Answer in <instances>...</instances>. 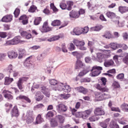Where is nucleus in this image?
Returning <instances> with one entry per match:
<instances>
[{
    "label": "nucleus",
    "mask_w": 128,
    "mask_h": 128,
    "mask_svg": "<svg viewBox=\"0 0 128 128\" xmlns=\"http://www.w3.org/2000/svg\"><path fill=\"white\" fill-rule=\"evenodd\" d=\"M56 108L57 111L60 113L65 112L67 110V107L62 103L56 106Z\"/></svg>",
    "instance_id": "nucleus-7"
},
{
    "label": "nucleus",
    "mask_w": 128,
    "mask_h": 128,
    "mask_svg": "<svg viewBox=\"0 0 128 128\" xmlns=\"http://www.w3.org/2000/svg\"><path fill=\"white\" fill-rule=\"evenodd\" d=\"M13 80V79L12 78L6 77L5 78L4 84L5 85H8L12 82Z\"/></svg>",
    "instance_id": "nucleus-35"
},
{
    "label": "nucleus",
    "mask_w": 128,
    "mask_h": 128,
    "mask_svg": "<svg viewBox=\"0 0 128 128\" xmlns=\"http://www.w3.org/2000/svg\"><path fill=\"white\" fill-rule=\"evenodd\" d=\"M20 36L15 37L12 39L7 41L6 43V45L16 44L20 42H24V41L20 40Z\"/></svg>",
    "instance_id": "nucleus-6"
},
{
    "label": "nucleus",
    "mask_w": 128,
    "mask_h": 128,
    "mask_svg": "<svg viewBox=\"0 0 128 128\" xmlns=\"http://www.w3.org/2000/svg\"><path fill=\"white\" fill-rule=\"evenodd\" d=\"M34 118L31 116L28 118L26 120V122L28 124H30L32 122Z\"/></svg>",
    "instance_id": "nucleus-46"
},
{
    "label": "nucleus",
    "mask_w": 128,
    "mask_h": 128,
    "mask_svg": "<svg viewBox=\"0 0 128 128\" xmlns=\"http://www.w3.org/2000/svg\"><path fill=\"white\" fill-rule=\"evenodd\" d=\"M116 78L121 80H122L124 78V74L123 73L120 74L116 76Z\"/></svg>",
    "instance_id": "nucleus-53"
},
{
    "label": "nucleus",
    "mask_w": 128,
    "mask_h": 128,
    "mask_svg": "<svg viewBox=\"0 0 128 128\" xmlns=\"http://www.w3.org/2000/svg\"><path fill=\"white\" fill-rule=\"evenodd\" d=\"M16 98L17 99L24 100L29 103H30L31 102V101L28 97L22 95H20L19 96L17 97Z\"/></svg>",
    "instance_id": "nucleus-33"
},
{
    "label": "nucleus",
    "mask_w": 128,
    "mask_h": 128,
    "mask_svg": "<svg viewBox=\"0 0 128 128\" xmlns=\"http://www.w3.org/2000/svg\"><path fill=\"white\" fill-rule=\"evenodd\" d=\"M21 35L23 36H25L26 38L29 39L31 38H33V37L30 33L26 31H23L20 32Z\"/></svg>",
    "instance_id": "nucleus-16"
},
{
    "label": "nucleus",
    "mask_w": 128,
    "mask_h": 128,
    "mask_svg": "<svg viewBox=\"0 0 128 128\" xmlns=\"http://www.w3.org/2000/svg\"><path fill=\"white\" fill-rule=\"evenodd\" d=\"M60 21L58 20H55L53 21L51 25L54 26H57L60 25Z\"/></svg>",
    "instance_id": "nucleus-40"
},
{
    "label": "nucleus",
    "mask_w": 128,
    "mask_h": 128,
    "mask_svg": "<svg viewBox=\"0 0 128 128\" xmlns=\"http://www.w3.org/2000/svg\"><path fill=\"white\" fill-rule=\"evenodd\" d=\"M55 118L57 120V121H58L61 124L63 123L64 122V117L61 115L56 116Z\"/></svg>",
    "instance_id": "nucleus-29"
},
{
    "label": "nucleus",
    "mask_w": 128,
    "mask_h": 128,
    "mask_svg": "<svg viewBox=\"0 0 128 128\" xmlns=\"http://www.w3.org/2000/svg\"><path fill=\"white\" fill-rule=\"evenodd\" d=\"M12 18V16L11 15L6 16L3 17L2 21L3 22H11Z\"/></svg>",
    "instance_id": "nucleus-15"
},
{
    "label": "nucleus",
    "mask_w": 128,
    "mask_h": 128,
    "mask_svg": "<svg viewBox=\"0 0 128 128\" xmlns=\"http://www.w3.org/2000/svg\"><path fill=\"white\" fill-rule=\"evenodd\" d=\"M102 28L101 25H98L91 28L90 29L92 31H98Z\"/></svg>",
    "instance_id": "nucleus-36"
},
{
    "label": "nucleus",
    "mask_w": 128,
    "mask_h": 128,
    "mask_svg": "<svg viewBox=\"0 0 128 128\" xmlns=\"http://www.w3.org/2000/svg\"><path fill=\"white\" fill-rule=\"evenodd\" d=\"M94 114L96 116H98L104 115L105 112L104 110L100 108H96L94 110Z\"/></svg>",
    "instance_id": "nucleus-10"
},
{
    "label": "nucleus",
    "mask_w": 128,
    "mask_h": 128,
    "mask_svg": "<svg viewBox=\"0 0 128 128\" xmlns=\"http://www.w3.org/2000/svg\"><path fill=\"white\" fill-rule=\"evenodd\" d=\"M102 70V67L96 66H94L92 67V69L90 70V71L92 72L90 74L92 76H96L100 73Z\"/></svg>",
    "instance_id": "nucleus-3"
},
{
    "label": "nucleus",
    "mask_w": 128,
    "mask_h": 128,
    "mask_svg": "<svg viewBox=\"0 0 128 128\" xmlns=\"http://www.w3.org/2000/svg\"><path fill=\"white\" fill-rule=\"evenodd\" d=\"M43 121V119L42 118L41 115H38L36 118V121L33 123L35 124L41 123Z\"/></svg>",
    "instance_id": "nucleus-26"
},
{
    "label": "nucleus",
    "mask_w": 128,
    "mask_h": 128,
    "mask_svg": "<svg viewBox=\"0 0 128 128\" xmlns=\"http://www.w3.org/2000/svg\"><path fill=\"white\" fill-rule=\"evenodd\" d=\"M119 17H115L112 20V21L114 24L117 26L122 27V26L121 23H120L119 21Z\"/></svg>",
    "instance_id": "nucleus-18"
},
{
    "label": "nucleus",
    "mask_w": 128,
    "mask_h": 128,
    "mask_svg": "<svg viewBox=\"0 0 128 128\" xmlns=\"http://www.w3.org/2000/svg\"><path fill=\"white\" fill-rule=\"evenodd\" d=\"M111 128H119L118 125L114 121H111L109 125Z\"/></svg>",
    "instance_id": "nucleus-38"
},
{
    "label": "nucleus",
    "mask_w": 128,
    "mask_h": 128,
    "mask_svg": "<svg viewBox=\"0 0 128 128\" xmlns=\"http://www.w3.org/2000/svg\"><path fill=\"white\" fill-rule=\"evenodd\" d=\"M36 8L34 5L32 6L28 10V11L29 12H34L35 10H36Z\"/></svg>",
    "instance_id": "nucleus-50"
},
{
    "label": "nucleus",
    "mask_w": 128,
    "mask_h": 128,
    "mask_svg": "<svg viewBox=\"0 0 128 128\" xmlns=\"http://www.w3.org/2000/svg\"><path fill=\"white\" fill-rule=\"evenodd\" d=\"M20 12V10L19 9L16 8L14 12V16L16 18L18 16Z\"/></svg>",
    "instance_id": "nucleus-54"
},
{
    "label": "nucleus",
    "mask_w": 128,
    "mask_h": 128,
    "mask_svg": "<svg viewBox=\"0 0 128 128\" xmlns=\"http://www.w3.org/2000/svg\"><path fill=\"white\" fill-rule=\"evenodd\" d=\"M123 62L126 64L128 63V54H126L125 56L123 59Z\"/></svg>",
    "instance_id": "nucleus-58"
},
{
    "label": "nucleus",
    "mask_w": 128,
    "mask_h": 128,
    "mask_svg": "<svg viewBox=\"0 0 128 128\" xmlns=\"http://www.w3.org/2000/svg\"><path fill=\"white\" fill-rule=\"evenodd\" d=\"M82 29L81 28L76 27L74 28L73 32H71L70 33L71 34L74 35H79L82 34Z\"/></svg>",
    "instance_id": "nucleus-11"
},
{
    "label": "nucleus",
    "mask_w": 128,
    "mask_h": 128,
    "mask_svg": "<svg viewBox=\"0 0 128 128\" xmlns=\"http://www.w3.org/2000/svg\"><path fill=\"white\" fill-rule=\"evenodd\" d=\"M96 88L102 92H108V89L107 88L102 87L98 84L96 85Z\"/></svg>",
    "instance_id": "nucleus-23"
},
{
    "label": "nucleus",
    "mask_w": 128,
    "mask_h": 128,
    "mask_svg": "<svg viewBox=\"0 0 128 128\" xmlns=\"http://www.w3.org/2000/svg\"><path fill=\"white\" fill-rule=\"evenodd\" d=\"M121 107L122 109L128 112V104L124 103L121 105Z\"/></svg>",
    "instance_id": "nucleus-42"
},
{
    "label": "nucleus",
    "mask_w": 128,
    "mask_h": 128,
    "mask_svg": "<svg viewBox=\"0 0 128 128\" xmlns=\"http://www.w3.org/2000/svg\"><path fill=\"white\" fill-rule=\"evenodd\" d=\"M90 71V70L89 68H86L81 72L78 75L79 76H82L86 74Z\"/></svg>",
    "instance_id": "nucleus-37"
},
{
    "label": "nucleus",
    "mask_w": 128,
    "mask_h": 128,
    "mask_svg": "<svg viewBox=\"0 0 128 128\" xmlns=\"http://www.w3.org/2000/svg\"><path fill=\"white\" fill-rule=\"evenodd\" d=\"M91 112V111L89 110L84 112H77L75 114V116L76 117L82 118L84 119H86L89 116Z\"/></svg>",
    "instance_id": "nucleus-2"
},
{
    "label": "nucleus",
    "mask_w": 128,
    "mask_h": 128,
    "mask_svg": "<svg viewBox=\"0 0 128 128\" xmlns=\"http://www.w3.org/2000/svg\"><path fill=\"white\" fill-rule=\"evenodd\" d=\"M63 36L62 34H60L58 36H54L51 38H50L48 39V40L49 42L53 41L58 40L60 38H62Z\"/></svg>",
    "instance_id": "nucleus-27"
},
{
    "label": "nucleus",
    "mask_w": 128,
    "mask_h": 128,
    "mask_svg": "<svg viewBox=\"0 0 128 128\" xmlns=\"http://www.w3.org/2000/svg\"><path fill=\"white\" fill-rule=\"evenodd\" d=\"M106 51H109V53H106L104 54L100 52H98L96 54V59L97 60L100 62H102L103 60H105L106 59L110 56V53H111L110 50H105Z\"/></svg>",
    "instance_id": "nucleus-1"
},
{
    "label": "nucleus",
    "mask_w": 128,
    "mask_h": 128,
    "mask_svg": "<svg viewBox=\"0 0 128 128\" xmlns=\"http://www.w3.org/2000/svg\"><path fill=\"white\" fill-rule=\"evenodd\" d=\"M7 54L8 57L10 59L15 58L18 56V54L17 52L13 51L9 52Z\"/></svg>",
    "instance_id": "nucleus-14"
},
{
    "label": "nucleus",
    "mask_w": 128,
    "mask_h": 128,
    "mask_svg": "<svg viewBox=\"0 0 128 128\" xmlns=\"http://www.w3.org/2000/svg\"><path fill=\"white\" fill-rule=\"evenodd\" d=\"M59 96L65 99H66L70 96V95L69 94H60Z\"/></svg>",
    "instance_id": "nucleus-48"
},
{
    "label": "nucleus",
    "mask_w": 128,
    "mask_h": 128,
    "mask_svg": "<svg viewBox=\"0 0 128 128\" xmlns=\"http://www.w3.org/2000/svg\"><path fill=\"white\" fill-rule=\"evenodd\" d=\"M3 92L5 94L4 95V96L6 98L9 100H12L13 99V96L11 95L8 93H11L10 92L6 90H4Z\"/></svg>",
    "instance_id": "nucleus-20"
},
{
    "label": "nucleus",
    "mask_w": 128,
    "mask_h": 128,
    "mask_svg": "<svg viewBox=\"0 0 128 128\" xmlns=\"http://www.w3.org/2000/svg\"><path fill=\"white\" fill-rule=\"evenodd\" d=\"M104 100H105L111 98V96L110 95L108 94H106L105 93H104Z\"/></svg>",
    "instance_id": "nucleus-61"
},
{
    "label": "nucleus",
    "mask_w": 128,
    "mask_h": 128,
    "mask_svg": "<svg viewBox=\"0 0 128 128\" xmlns=\"http://www.w3.org/2000/svg\"><path fill=\"white\" fill-rule=\"evenodd\" d=\"M95 97L98 100H104V93L99 92L95 93Z\"/></svg>",
    "instance_id": "nucleus-17"
},
{
    "label": "nucleus",
    "mask_w": 128,
    "mask_h": 128,
    "mask_svg": "<svg viewBox=\"0 0 128 128\" xmlns=\"http://www.w3.org/2000/svg\"><path fill=\"white\" fill-rule=\"evenodd\" d=\"M30 57L28 58L24 63V66L26 67H28V68H30L32 67V64L30 62Z\"/></svg>",
    "instance_id": "nucleus-25"
},
{
    "label": "nucleus",
    "mask_w": 128,
    "mask_h": 128,
    "mask_svg": "<svg viewBox=\"0 0 128 128\" xmlns=\"http://www.w3.org/2000/svg\"><path fill=\"white\" fill-rule=\"evenodd\" d=\"M110 48L114 50L117 49L116 46V42L111 43L110 44Z\"/></svg>",
    "instance_id": "nucleus-49"
},
{
    "label": "nucleus",
    "mask_w": 128,
    "mask_h": 128,
    "mask_svg": "<svg viewBox=\"0 0 128 128\" xmlns=\"http://www.w3.org/2000/svg\"><path fill=\"white\" fill-rule=\"evenodd\" d=\"M40 30L42 32H46L51 30L52 29L48 26L47 22H45L42 27L40 28Z\"/></svg>",
    "instance_id": "nucleus-8"
},
{
    "label": "nucleus",
    "mask_w": 128,
    "mask_h": 128,
    "mask_svg": "<svg viewBox=\"0 0 128 128\" xmlns=\"http://www.w3.org/2000/svg\"><path fill=\"white\" fill-rule=\"evenodd\" d=\"M69 16L70 17L78 18L79 16V14L74 10H72L70 13Z\"/></svg>",
    "instance_id": "nucleus-28"
},
{
    "label": "nucleus",
    "mask_w": 128,
    "mask_h": 128,
    "mask_svg": "<svg viewBox=\"0 0 128 128\" xmlns=\"http://www.w3.org/2000/svg\"><path fill=\"white\" fill-rule=\"evenodd\" d=\"M104 66L106 67L113 66L115 65L114 62L112 60H105L104 63Z\"/></svg>",
    "instance_id": "nucleus-12"
},
{
    "label": "nucleus",
    "mask_w": 128,
    "mask_h": 128,
    "mask_svg": "<svg viewBox=\"0 0 128 128\" xmlns=\"http://www.w3.org/2000/svg\"><path fill=\"white\" fill-rule=\"evenodd\" d=\"M77 90L79 92L84 94H86L88 92L87 90L82 86L78 87L76 88Z\"/></svg>",
    "instance_id": "nucleus-32"
},
{
    "label": "nucleus",
    "mask_w": 128,
    "mask_h": 128,
    "mask_svg": "<svg viewBox=\"0 0 128 128\" xmlns=\"http://www.w3.org/2000/svg\"><path fill=\"white\" fill-rule=\"evenodd\" d=\"M60 7L62 10H65L66 9V5L64 2H62L60 4Z\"/></svg>",
    "instance_id": "nucleus-51"
},
{
    "label": "nucleus",
    "mask_w": 128,
    "mask_h": 128,
    "mask_svg": "<svg viewBox=\"0 0 128 128\" xmlns=\"http://www.w3.org/2000/svg\"><path fill=\"white\" fill-rule=\"evenodd\" d=\"M48 90V88H46L45 86H43L41 87V90L43 94H45Z\"/></svg>",
    "instance_id": "nucleus-59"
},
{
    "label": "nucleus",
    "mask_w": 128,
    "mask_h": 128,
    "mask_svg": "<svg viewBox=\"0 0 128 128\" xmlns=\"http://www.w3.org/2000/svg\"><path fill=\"white\" fill-rule=\"evenodd\" d=\"M98 118L95 116H93L90 117L89 118V120L90 121L94 122L96 120H98Z\"/></svg>",
    "instance_id": "nucleus-55"
},
{
    "label": "nucleus",
    "mask_w": 128,
    "mask_h": 128,
    "mask_svg": "<svg viewBox=\"0 0 128 128\" xmlns=\"http://www.w3.org/2000/svg\"><path fill=\"white\" fill-rule=\"evenodd\" d=\"M119 11L122 13L128 11V7H120L119 8Z\"/></svg>",
    "instance_id": "nucleus-39"
},
{
    "label": "nucleus",
    "mask_w": 128,
    "mask_h": 128,
    "mask_svg": "<svg viewBox=\"0 0 128 128\" xmlns=\"http://www.w3.org/2000/svg\"><path fill=\"white\" fill-rule=\"evenodd\" d=\"M84 65L82 62L79 60H77L75 68L76 69H79L81 68H83L84 66Z\"/></svg>",
    "instance_id": "nucleus-21"
},
{
    "label": "nucleus",
    "mask_w": 128,
    "mask_h": 128,
    "mask_svg": "<svg viewBox=\"0 0 128 128\" xmlns=\"http://www.w3.org/2000/svg\"><path fill=\"white\" fill-rule=\"evenodd\" d=\"M35 96L36 100L38 101L41 100L44 97L43 95L40 91H38L36 92Z\"/></svg>",
    "instance_id": "nucleus-22"
},
{
    "label": "nucleus",
    "mask_w": 128,
    "mask_h": 128,
    "mask_svg": "<svg viewBox=\"0 0 128 128\" xmlns=\"http://www.w3.org/2000/svg\"><path fill=\"white\" fill-rule=\"evenodd\" d=\"M72 54L73 56H76L77 59L79 58H80V54L77 51L72 52Z\"/></svg>",
    "instance_id": "nucleus-43"
},
{
    "label": "nucleus",
    "mask_w": 128,
    "mask_h": 128,
    "mask_svg": "<svg viewBox=\"0 0 128 128\" xmlns=\"http://www.w3.org/2000/svg\"><path fill=\"white\" fill-rule=\"evenodd\" d=\"M106 16L108 18L113 19L116 16V15L115 13L110 11H108L106 14Z\"/></svg>",
    "instance_id": "nucleus-31"
},
{
    "label": "nucleus",
    "mask_w": 128,
    "mask_h": 128,
    "mask_svg": "<svg viewBox=\"0 0 128 128\" xmlns=\"http://www.w3.org/2000/svg\"><path fill=\"white\" fill-rule=\"evenodd\" d=\"M28 78L26 77H24L19 78L18 80L17 83V84L18 88L20 90H22L23 88L22 84L24 81H26Z\"/></svg>",
    "instance_id": "nucleus-9"
},
{
    "label": "nucleus",
    "mask_w": 128,
    "mask_h": 128,
    "mask_svg": "<svg viewBox=\"0 0 128 128\" xmlns=\"http://www.w3.org/2000/svg\"><path fill=\"white\" fill-rule=\"evenodd\" d=\"M39 86V85L38 84H36L35 83H34L33 86L32 87V88L31 89V90L32 92H33L34 90L33 88H38Z\"/></svg>",
    "instance_id": "nucleus-56"
},
{
    "label": "nucleus",
    "mask_w": 128,
    "mask_h": 128,
    "mask_svg": "<svg viewBox=\"0 0 128 128\" xmlns=\"http://www.w3.org/2000/svg\"><path fill=\"white\" fill-rule=\"evenodd\" d=\"M110 120V118L106 119L104 122H101L100 124V125L104 128H106Z\"/></svg>",
    "instance_id": "nucleus-24"
},
{
    "label": "nucleus",
    "mask_w": 128,
    "mask_h": 128,
    "mask_svg": "<svg viewBox=\"0 0 128 128\" xmlns=\"http://www.w3.org/2000/svg\"><path fill=\"white\" fill-rule=\"evenodd\" d=\"M54 114L52 111H49L46 114V118L52 117L54 116Z\"/></svg>",
    "instance_id": "nucleus-60"
},
{
    "label": "nucleus",
    "mask_w": 128,
    "mask_h": 128,
    "mask_svg": "<svg viewBox=\"0 0 128 128\" xmlns=\"http://www.w3.org/2000/svg\"><path fill=\"white\" fill-rule=\"evenodd\" d=\"M18 51L19 52V54L23 55L26 52V50L24 48H20L18 49Z\"/></svg>",
    "instance_id": "nucleus-52"
},
{
    "label": "nucleus",
    "mask_w": 128,
    "mask_h": 128,
    "mask_svg": "<svg viewBox=\"0 0 128 128\" xmlns=\"http://www.w3.org/2000/svg\"><path fill=\"white\" fill-rule=\"evenodd\" d=\"M46 54L44 52L40 54L36 58L37 60L39 62L42 61L46 57Z\"/></svg>",
    "instance_id": "nucleus-30"
},
{
    "label": "nucleus",
    "mask_w": 128,
    "mask_h": 128,
    "mask_svg": "<svg viewBox=\"0 0 128 128\" xmlns=\"http://www.w3.org/2000/svg\"><path fill=\"white\" fill-rule=\"evenodd\" d=\"M26 19H28V18L25 15H23L20 16L19 18V20H24Z\"/></svg>",
    "instance_id": "nucleus-64"
},
{
    "label": "nucleus",
    "mask_w": 128,
    "mask_h": 128,
    "mask_svg": "<svg viewBox=\"0 0 128 128\" xmlns=\"http://www.w3.org/2000/svg\"><path fill=\"white\" fill-rule=\"evenodd\" d=\"M7 36V34L5 32H0V37L2 38H4Z\"/></svg>",
    "instance_id": "nucleus-62"
},
{
    "label": "nucleus",
    "mask_w": 128,
    "mask_h": 128,
    "mask_svg": "<svg viewBox=\"0 0 128 128\" xmlns=\"http://www.w3.org/2000/svg\"><path fill=\"white\" fill-rule=\"evenodd\" d=\"M49 83L50 84L52 85H55L58 84V81L54 79L50 80H49Z\"/></svg>",
    "instance_id": "nucleus-44"
},
{
    "label": "nucleus",
    "mask_w": 128,
    "mask_h": 128,
    "mask_svg": "<svg viewBox=\"0 0 128 128\" xmlns=\"http://www.w3.org/2000/svg\"><path fill=\"white\" fill-rule=\"evenodd\" d=\"M44 105L42 104H40L34 107V110H36L38 109H40L44 108Z\"/></svg>",
    "instance_id": "nucleus-41"
},
{
    "label": "nucleus",
    "mask_w": 128,
    "mask_h": 128,
    "mask_svg": "<svg viewBox=\"0 0 128 128\" xmlns=\"http://www.w3.org/2000/svg\"><path fill=\"white\" fill-rule=\"evenodd\" d=\"M57 90H63L65 92H69L71 90L70 86L68 85H65L62 83H59Z\"/></svg>",
    "instance_id": "nucleus-5"
},
{
    "label": "nucleus",
    "mask_w": 128,
    "mask_h": 128,
    "mask_svg": "<svg viewBox=\"0 0 128 128\" xmlns=\"http://www.w3.org/2000/svg\"><path fill=\"white\" fill-rule=\"evenodd\" d=\"M102 38L107 39H110L113 38L112 35L109 31H106L104 34L102 35Z\"/></svg>",
    "instance_id": "nucleus-19"
},
{
    "label": "nucleus",
    "mask_w": 128,
    "mask_h": 128,
    "mask_svg": "<svg viewBox=\"0 0 128 128\" xmlns=\"http://www.w3.org/2000/svg\"><path fill=\"white\" fill-rule=\"evenodd\" d=\"M74 44L80 50H86V48L84 46L85 44L83 41H80L74 39L73 41Z\"/></svg>",
    "instance_id": "nucleus-4"
},
{
    "label": "nucleus",
    "mask_w": 128,
    "mask_h": 128,
    "mask_svg": "<svg viewBox=\"0 0 128 128\" xmlns=\"http://www.w3.org/2000/svg\"><path fill=\"white\" fill-rule=\"evenodd\" d=\"M82 33L83 34L87 33L88 30V27H85L84 28H81Z\"/></svg>",
    "instance_id": "nucleus-57"
},
{
    "label": "nucleus",
    "mask_w": 128,
    "mask_h": 128,
    "mask_svg": "<svg viewBox=\"0 0 128 128\" xmlns=\"http://www.w3.org/2000/svg\"><path fill=\"white\" fill-rule=\"evenodd\" d=\"M51 126L52 127H54L58 126L57 121L55 118L52 119L50 122Z\"/></svg>",
    "instance_id": "nucleus-34"
},
{
    "label": "nucleus",
    "mask_w": 128,
    "mask_h": 128,
    "mask_svg": "<svg viewBox=\"0 0 128 128\" xmlns=\"http://www.w3.org/2000/svg\"><path fill=\"white\" fill-rule=\"evenodd\" d=\"M67 5L69 6L67 8V10H70L72 9L71 6L73 5V2H72L68 1L67 2Z\"/></svg>",
    "instance_id": "nucleus-47"
},
{
    "label": "nucleus",
    "mask_w": 128,
    "mask_h": 128,
    "mask_svg": "<svg viewBox=\"0 0 128 128\" xmlns=\"http://www.w3.org/2000/svg\"><path fill=\"white\" fill-rule=\"evenodd\" d=\"M41 20L42 18L40 17H38L36 18L34 21V24L36 25L38 24Z\"/></svg>",
    "instance_id": "nucleus-45"
},
{
    "label": "nucleus",
    "mask_w": 128,
    "mask_h": 128,
    "mask_svg": "<svg viewBox=\"0 0 128 128\" xmlns=\"http://www.w3.org/2000/svg\"><path fill=\"white\" fill-rule=\"evenodd\" d=\"M12 116L18 117L19 115V112L17 106H14L11 112Z\"/></svg>",
    "instance_id": "nucleus-13"
},
{
    "label": "nucleus",
    "mask_w": 128,
    "mask_h": 128,
    "mask_svg": "<svg viewBox=\"0 0 128 128\" xmlns=\"http://www.w3.org/2000/svg\"><path fill=\"white\" fill-rule=\"evenodd\" d=\"M122 36L124 40H126L128 38V35L127 33L125 32L123 33L122 34Z\"/></svg>",
    "instance_id": "nucleus-63"
}]
</instances>
